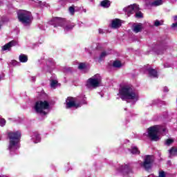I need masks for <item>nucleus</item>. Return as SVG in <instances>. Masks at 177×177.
Listing matches in <instances>:
<instances>
[{
  "label": "nucleus",
  "instance_id": "32",
  "mask_svg": "<svg viewBox=\"0 0 177 177\" xmlns=\"http://www.w3.org/2000/svg\"><path fill=\"white\" fill-rule=\"evenodd\" d=\"M6 124V120L5 119H0V125L1 127H5V124Z\"/></svg>",
  "mask_w": 177,
  "mask_h": 177
},
{
  "label": "nucleus",
  "instance_id": "25",
  "mask_svg": "<svg viewBox=\"0 0 177 177\" xmlns=\"http://www.w3.org/2000/svg\"><path fill=\"white\" fill-rule=\"evenodd\" d=\"M50 86L53 88V89L56 88V86H57V80H50Z\"/></svg>",
  "mask_w": 177,
  "mask_h": 177
},
{
  "label": "nucleus",
  "instance_id": "8",
  "mask_svg": "<svg viewBox=\"0 0 177 177\" xmlns=\"http://www.w3.org/2000/svg\"><path fill=\"white\" fill-rule=\"evenodd\" d=\"M66 109H71V107H75V109H78V107H81L82 104H86V101L84 100L82 102L78 104L77 103L75 98L68 97L66 100Z\"/></svg>",
  "mask_w": 177,
  "mask_h": 177
},
{
  "label": "nucleus",
  "instance_id": "5",
  "mask_svg": "<svg viewBox=\"0 0 177 177\" xmlns=\"http://www.w3.org/2000/svg\"><path fill=\"white\" fill-rule=\"evenodd\" d=\"M17 16L19 21L24 24V26H30L32 21V15L31 12L26 10H19L17 12Z\"/></svg>",
  "mask_w": 177,
  "mask_h": 177
},
{
  "label": "nucleus",
  "instance_id": "23",
  "mask_svg": "<svg viewBox=\"0 0 177 177\" xmlns=\"http://www.w3.org/2000/svg\"><path fill=\"white\" fill-rule=\"evenodd\" d=\"M152 6H160V5H162V0H157L153 1L151 3Z\"/></svg>",
  "mask_w": 177,
  "mask_h": 177
},
{
  "label": "nucleus",
  "instance_id": "30",
  "mask_svg": "<svg viewBox=\"0 0 177 177\" xmlns=\"http://www.w3.org/2000/svg\"><path fill=\"white\" fill-rule=\"evenodd\" d=\"M85 67H86V65H85V64H84V63H80V64H79V66H78V68H79L80 70H84V69H85Z\"/></svg>",
  "mask_w": 177,
  "mask_h": 177
},
{
  "label": "nucleus",
  "instance_id": "17",
  "mask_svg": "<svg viewBox=\"0 0 177 177\" xmlns=\"http://www.w3.org/2000/svg\"><path fill=\"white\" fill-rule=\"evenodd\" d=\"M19 60L21 62V63H27L28 57L24 54H21L19 57Z\"/></svg>",
  "mask_w": 177,
  "mask_h": 177
},
{
  "label": "nucleus",
  "instance_id": "18",
  "mask_svg": "<svg viewBox=\"0 0 177 177\" xmlns=\"http://www.w3.org/2000/svg\"><path fill=\"white\" fill-rule=\"evenodd\" d=\"M100 5L101 6H102V8H109L111 3L109 0H103L102 1H101Z\"/></svg>",
  "mask_w": 177,
  "mask_h": 177
},
{
  "label": "nucleus",
  "instance_id": "4",
  "mask_svg": "<svg viewBox=\"0 0 177 177\" xmlns=\"http://www.w3.org/2000/svg\"><path fill=\"white\" fill-rule=\"evenodd\" d=\"M50 24H53L54 27H57L58 26L63 27L65 32H68V31H71L74 28V24H70L66 19L59 17L53 18L50 21Z\"/></svg>",
  "mask_w": 177,
  "mask_h": 177
},
{
  "label": "nucleus",
  "instance_id": "12",
  "mask_svg": "<svg viewBox=\"0 0 177 177\" xmlns=\"http://www.w3.org/2000/svg\"><path fill=\"white\" fill-rule=\"evenodd\" d=\"M131 30L133 32L138 34V32H140L143 30V24L140 23L133 24Z\"/></svg>",
  "mask_w": 177,
  "mask_h": 177
},
{
  "label": "nucleus",
  "instance_id": "34",
  "mask_svg": "<svg viewBox=\"0 0 177 177\" xmlns=\"http://www.w3.org/2000/svg\"><path fill=\"white\" fill-rule=\"evenodd\" d=\"M158 103V101L157 100H153L151 103L150 104L151 106H154V104H157Z\"/></svg>",
  "mask_w": 177,
  "mask_h": 177
},
{
  "label": "nucleus",
  "instance_id": "39",
  "mask_svg": "<svg viewBox=\"0 0 177 177\" xmlns=\"http://www.w3.org/2000/svg\"><path fill=\"white\" fill-rule=\"evenodd\" d=\"M31 80H32V82H34L35 81V77H32Z\"/></svg>",
  "mask_w": 177,
  "mask_h": 177
},
{
  "label": "nucleus",
  "instance_id": "1",
  "mask_svg": "<svg viewBox=\"0 0 177 177\" xmlns=\"http://www.w3.org/2000/svg\"><path fill=\"white\" fill-rule=\"evenodd\" d=\"M20 138H21L20 131H10L8 133L10 141L8 150H9L10 154L16 153V151L20 149Z\"/></svg>",
  "mask_w": 177,
  "mask_h": 177
},
{
  "label": "nucleus",
  "instance_id": "40",
  "mask_svg": "<svg viewBox=\"0 0 177 177\" xmlns=\"http://www.w3.org/2000/svg\"><path fill=\"white\" fill-rule=\"evenodd\" d=\"M174 21H177V15L174 17Z\"/></svg>",
  "mask_w": 177,
  "mask_h": 177
},
{
  "label": "nucleus",
  "instance_id": "22",
  "mask_svg": "<svg viewBox=\"0 0 177 177\" xmlns=\"http://www.w3.org/2000/svg\"><path fill=\"white\" fill-rule=\"evenodd\" d=\"M113 67H115L116 68H120L122 67V64H121V62L116 60V61L113 62Z\"/></svg>",
  "mask_w": 177,
  "mask_h": 177
},
{
  "label": "nucleus",
  "instance_id": "9",
  "mask_svg": "<svg viewBox=\"0 0 177 177\" xmlns=\"http://www.w3.org/2000/svg\"><path fill=\"white\" fill-rule=\"evenodd\" d=\"M127 16H131V15H133L135 12H138L139 10V6L136 4L130 5L123 9Z\"/></svg>",
  "mask_w": 177,
  "mask_h": 177
},
{
  "label": "nucleus",
  "instance_id": "6",
  "mask_svg": "<svg viewBox=\"0 0 177 177\" xmlns=\"http://www.w3.org/2000/svg\"><path fill=\"white\" fill-rule=\"evenodd\" d=\"M102 84V77L97 74L89 78L86 82L87 88H97Z\"/></svg>",
  "mask_w": 177,
  "mask_h": 177
},
{
  "label": "nucleus",
  "instance_id": "16",
  "mask_svg": "<svg viewBox=\"0 0 177 177\" xmlns=\"http://www.w3.org/2000/svg\"><path fill=\"white\" fill-rule=\"evenodd\" d=\"M32 139L34 143H39V142H41V137L39 136V134L37 133H33L32 136Z\"/></svg>",
  "mask_w": 177,
  "mask_h": 177
},
{
  "label": "nucleus",
  "instance_id": "37",
  "mask_svg": "<svg viewBox=\"0 0 177 177\" xmlns=\"http://www.w3.org/2000/svg\"><path fill=\"white\" fill-rule=\"evenodd\" d=\"M163 91L164 92H168V87H164Z\"/></svg>",
  "mask_w": 177,
  "mask_h": 177
},
{
  "label": "nucleus",
  "instance_id": "33",
  "mask_svg": "<svg viewBox=\"0 0 177 177\" xmlns=\"http://www.w3.org/2000/svg\"><path fill=\"white\" fill-rule=\"evenodd\" d=\"M47 64H48V66H53V64H55V62L53 61H48Z\"/></svg>",
  "mask_w": 177,
  "mask_h": 177
},
{
  "label": "nucleus",
  "instance_id": "42",
  "mask_svg": "<svg viewBox=\"0 0 177 177\" xmlns=\"http://www.w3.org/2000/svg\"><path fill=\"white\" fill-rule=\"evenodd\" d=\"M0 177H9L8 176H0Z\"/></svg>",
  "mask_w": 177,
  "mask_h": 177
},
{
  "label": "nucleus",
  "instance_id": "15",
  "mask_svg": "<svg viewBox=\"0 0 177 177\" xmlns=\"http://www.w3.org/2000/svg\"><path fill=\"white\" fill-rule=\"evenodd\" d=\"M121 24H122L121 20L118 19H115L112 21L111 27L112 28H120V26H121Z\"/></svg>",
  "mask_w": 177,
  "mask_h": 177
},
{
  "label": "nucleus",
  "instance_id": "36",
  "mask_svg": "<svg viewBox=\"0 0 177 177\" xmlns=\"http://www.w3.org/2000/svg\"><path fill=\"white\" fill-rule=\"evenodd\" d=\"M177 26V21L176 23L172 24L171 28H176Z\"/></svg>",
  "mask_w": 177,
  "mask_h": 177
},
{
  "label": "nucleus",
  "instance_id": "35",
  "mask_svg": "<svg viewBox=\"0 0 177 177\" xmlns=\"http://www.w3.org/2000/svg\"><path fill=\"white\" fill-rule=\"evenodd\" d=\"M3 77H5V75L0 71V81L1 80H3Z\"/></svg>",
  "mask_w": 177,
  "mask_h": 177
},
{
  "label": "nucleus",
  "instance_id": "2",
  "mask_svg": "<svg viewBox=\"0 0 177 177\" xmlns=\"http://www.w3.org/2000/svg\"><path fill=\"white\" fill-rule=\"evenodd\" d=\"M119 96L122 100H136L138 101L139 95L138 93L135 92V90L132 88L131 85L122 86L119 89Z\"/></svg>",
  "mask_w": 177,
  "mask_h": 177
},
{
  "label": "nucleus",
  "instance_id": "19",
  "mask_svg": "<svg viewBox=\"0 0 177 177\" xmlns=\"http://www.w3.org/2000/svg\"><path fill=\"white\" fill-rule=\"evenodd\" d=\"M129 151H131V154H140V151L138 150L136 147H131V149H129Z\"/></svg>",
  "mask_w": 177,
  "mask_h": 177
},
{
  "label": "nucleus",
  "instance_id": "7",
  "mask_svg": "<svg viewBox=\"0 0 177 177\" xmlns=\"http://www.w3.org/2000/svg\"><path fill=\"white\" fill-rule=\"evenodd\" d=\"M35 110L36 113L40 114H48L45 110H49V102L47 101H38L35 105Z\"/></svg>",
  "mask_w": 177,
  "mask_h": 177
},
{
  "label": "nucleus",
  "instance_id": "41",
  "mask_svg": "<svg viewBox=\"0 0 177 177\" xmlns=\"http://www.w3.org/2000/svg\"><path fill=\"white\" fill-rule=\"evenodd\" d=\"M83 12H84V13H86V9H83Z\"/></svg>",
  "mask_w": 177,
  "mask_h": 177
},
{
  "label": "nucleus",
  "instance_id": "38",
  "mask_svg": "<svg viewBox=\"0 0 177 177\" xmlns=\"http://www.w3.org/2000/svg\"><path fill=\"white\" fill-rule=\"evenodd\" d=\"M99 33L103 34V29H99Z\"/></svg>",
  "mask_w": 177,
  "mask_h": 177
},
{
  "label": "nucleus",
  "instance_id": "3",
  "mask_svg": "<svg viewBox=\"0 0 177 177\" xmlns=\"http://www.w3.org/2000/svg\"><path fill=\"white\" fill-rule=\"evenodd\" d=\"M167 132V129L160 125H155L148 129V136L151 140L158 142L161 139L160 133Z\"/></svg>",
  "mask_w": 177,
  "mask_h": 177
},
{
  "label": "nucleus",
  "instance_id": "11",
  "mask_svg": "<svg viewBox=\"0 0 177 177\" xmlns=\"http://www.w3.org/2000/svg\"><path fill=\"white\" fill-rule=\"evenodd\" d=\"M119 171L124 176H127V175L132 172V166L131 164L123 165L120 167Z\"/></svg>",
  "mask_w": 177,
  "mask_h": 177
},
{
  "label": "nucleus",
  "instance_id": "13",
  "mask_svg": "<svg viewBox=\"0 0 177 177\" xmlns=\"http://www.w3.org/2000/svg\"><path fill=\"white\" fill-rule=\"evenodd\" d=\"M15 45H17V42L15 41H11L3 46L2 50H10V48L12 46H15Z\"/></svg>",
  "mask_w": 177,
  "mask_h": 177
},
{
  "label": "nucleus",
  "instance_id": "28",
  "mask_svg": "<svg viewBox=\"0 0 177 177\" xmlns=\"http://www.w3.org/2000/svg\"><path fill=\"white\" fill-rule=\"evenodd\" d=\"M162 21H158V20H156L154 22V26L156 27H158L159 26H162Z\"/></svg>",
  "mask_w": 177,
  "mask_h": 177
},
{
  "label": "nucleus",
  "instance_id": "10",
  "mask_svg": "<svg viewBox=\"0 0 177 177\" xmlns=\"http://www.w3.org/2000/svg\"><path fill=\"white\" fill-rule=\"evenodd\" d=\"M153 162V159L151 158V156H147L144 158V162L140 163V166L142 168H145L146 171H149L150 168H151V163Z\"/></svg>",
  "mask_w": 177,
  "mask_h": 177
},
{
  "label": "nucleus",
  "instance_id": "43",
  "mask_svg": "<svg viewBox=\"0 0 177 177\" xmlns=\"http://www.w3.org/2000/svg\"><path fill=\"white\" fill-rule=\"evenodd\" d=\"M13 63H16V61H14Z\"/></svg>",
  "mask_w": 177,
  "mask_h": 177
},
{
  "label": "nucleus",
  "instance_id": "26",
  "mask_svg": "<svg viewBox=\"0 0 177 177\" xmlns=\"http://www.w3.org/2000/svg\"><path fill=\"white\" fill-rule=\"evenodd\" d=\"M134 13H136V17H138V19L143 17V14L142 13V12L139 10L137 12H135Z\"/></svg>",
  "mask_w": 177,
  "mask_h": 177
},
{
  "label": "nucleus",
  "instance_id": "27",
  "mask_svg": "<svg viewBox=\"0 0 177 177\" xmlns=\"http://www.w3.org/2000/svg\"><path fill=\"white\" fill-rule=\"evenodd\" d=\"M107 55H110V53H109L107 51L102 52L100 56V59H103V57H106V56H107Z\"/></svg>",
  "mask_w": 177,
  "mask_h": 177
},
{
  "label": "nucleus",
  "instance_id": "21",
  "mask_svg": "<svg viewBox=\"0 0 177 177\" xmlns=\"http://www.w3.org/2000/svg\"><path fill=\"white\" fill-rule=\"evenodd\" d=\"M167 49V46H159V50L156 51L158 55H162L164 53V50Z\"/></svg>",
  "mask_w": 177,
  "mask_h": 177
},
{
  "label": "nucleus",
  "instance_id": "20",
  "mask_svg": "<svg viewBox=\"0 0 177 177\" xmlns=\"http://www.w3.org/2000/svg\"><path fill=\"white\" fill-rule=\"evenodd\" d=\"M174 156H177V149L172 147L169 150V157H174Z\"/></svg>",
  "mask_w": 177,
  "mask_h": 177
},
{
  "label": "nucleus",
  "instance_id": "14",
  "mask_svg": "<svg viewBox=\"0 0 177 177\" xmlns=\"http://www.w3.org/2000/svg\"><path fill=\"white\" fill-rule=\"evenodd\" d=\"M147 71L149 74V77L151 78H158V74L157 73V71H156V69L148 68H147Z\"/></svg>",
  "mask_w": 177,
  "mask_h": 177
},
{
  "label": "nucleus",
  "instance_id": "31",
  "mask_svg": "<svg viewBox=\"0 0 177 177\" xmlns=\"http://www.w3.org/2000/svg\"><path fill=\"white\" fill-rule=\"evenodd\" d=\"M68 10H69V12L71 13V15H74V13L75 12V9L73 6L69 7Z\"/></svg>",
  "mask_w": 177,
  "mask_h": 177
},
{
  "label": "nucleus",
  "instance_id": "24",
  "mask_svg": "<svg viewBox=\"0 0 177 177\" xmlns=\"http://www.w3.org/2000/svg\"><path fill=\"white\" fill-rule=\"evenodd\" d=\"M6 21H9V19H8V17H0V28L2 26V24H1V23H6Z\"/></svg>",
  "mask_w": 177,
  "mask_h": 177
},
{
  "label": "nucleus",
  "instance_id": "29",
  "mask_svg": "<svg viewBox=\"0 0 177 177\" xmlns=\"http://www.w3.org/2000/svg\"><path fill=\"white\" fill-rule=\"evenodd\" d=\"M173 142H174V140L169 138V139L166 140L165 145H166L167 146H169L170 145H172Z\"/></svg>",
  "mask_w": 177,
  "mask_h": 177
}]
</instances>
